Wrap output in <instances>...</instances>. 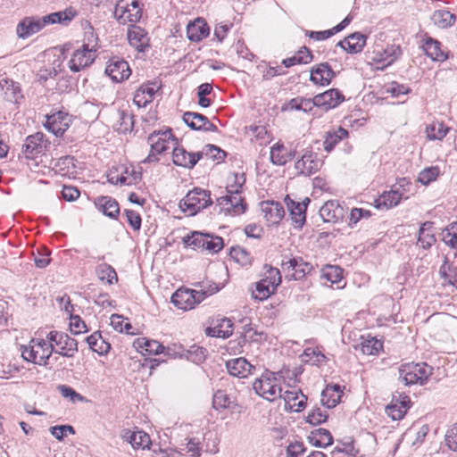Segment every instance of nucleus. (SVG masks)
Masks as SVG:
<instances>
[{
  "instance_id": "nucleus-39",
  "label": "nucleus",
  "mask_w": 457,
  "mask_h": 457,
  "mask_svg": "<svg viewBox=\"0 0 457 457\" xmlns=\"http://www.w3.org/2000/svg\"><path fill=\"white\" fill-rule=\"evenodd\" d=\"M309 442L318 447H327L333 443L331 433L325 428H318L309 436Z\"/></svg>"
},
{
  "instance_id": "nucleus-29",
  "label": "nucleus",
  "mask_w": 457,
  "mask_h": 457,
  "mask_svg": "<svg viewBox=\"0 0 457 457\" xmlns=\"http://www.w3.org/2000/svg\"><path fill=\"white\" fill-rule=\"evenodd\" d=\"M44 134L35 133L27 137L25 144L22 145V153L26 158L33 159L43 151Z\"/></svg>"
},
{
  "instance_id": "nucleus-5",
  "label": "nucleus",
  "mask_w": 457,
  "mask_h": 457,
  "mask_svg": "<svg viewBox=\"0 0 457 457\" xmlns=\"http://www.w3.org/2000/svg\"><path fill=\"white\" fill-rule=\"evenodd\" d=\"M212 204L210 191L195 187L180 201L179 207L182 212H187L189 216H194Z\"/></svg>"
},
{
  "instance_id": "nucleus-31",
  "label": "nucleus",
  "mask_w": 457,
  "mask_h": 457,
  "mask_svg": "<svg viewBox=\"0 0 457 457\" xmlns=\"http://www.w3.org/2000/svg\"><path fill=\"white\" fill-rule=\"evenodd\" d=\"M343 391L339 385H328L321 392V404L327 409L336 407L341 401Z\"/></svg>"
},
{
  "instance_id": "nucleus-36",
  "label": "nucleus",
  "mask_w": 457,
  "mask_h": 457,
  "mask_svg": "<svg viewBox=\"0 0 457 457\" xmlns=\"http://www.w3.org/2000/svg\"><path fill=\"white\" fill-rule=\"evenodd\" d=\"M118 120L113 125L115 130L120 133H127L131 131L134 127V116L129 110H119Z\"/></svg>"
},
{
  "instance_id": "nucleus-54",
  "label": "nucleus",
  "mask_w": 457,
  "mask_h": 457,
  "mask_svg": "<svg viewBox=\"0 0 457 457\" xmlns=\"http://www.w3.org/2000/svg\"><path fill=\"white\" fill-rule=\"evenodd\" d=\"M199 160L203 156L212 158L213 160H223L226 156V153L213 145H207L204 148L198 152Z\"/></svg>"
},
{
  "instance_id": "nucleus-30",
  "label": "nucleus",
  "mask_w": 457,
  "mask_h": 457,
  "mask_svg": "<svg viewBox=\"0 0 457 457\" xmlns=\"http://www.w3.org/2000/svg\"><path fill=\"white\" fill-rule=\"evenodd\" d=\"M262 211L266 220L271 224L278 223L285 215L282 204L273 201L262 202Z\"/></svg>"
},
{
  "instance_id": "nucleus-22",
  "label": "nucleus",
  "mask_w": 457,
  "mask_h": 457,
  "mask_svg": "<svg viewBox=\"0 0 457 457\" xmlns=\"http://www.w3.org/2000/svg\"><path fill=\"white\" fill-rule=\"evenodd\" d=\"M121 437L124 441L130 444L134 449H149L152 443L149 435L143 430L132 431L125 429L122 432Z\"/></svg>"
},
{
  "instance_id": "nucleus-25",
  "label": "nucleus",
  "mask_w": 457,
  "mask_h": 457,
  "mask_svg": "<svg viewBox=\"0 0 457 457\" xmlns=\"http://www.w3.org/2000/svg\"><path fill=\"white\" fill-rule=\"evenodd\" d=\"M78 14L79 12L74 7L69 6L64 10L46 14L45 15V18L47 26L54 24L68 26L78 16Z\"/></svg>"
},
{
  "instance_id": "nucleus-8",
  "label": "nucleus",
  "mask_w": 457,
  "mask_h": 457,
  "mask_svg": "<svg viewBox=\"0 0 457 457\" xmlns=\"http://www.w3.org/2000/svg\"><path fill=\"white\" fill-rule=\"evenodd\" d=\"M46 339L54 345L55 353L73 357L78 352V342L66 333L53 330L47 334Z\"/></svg>"
},
{
  "instance_id": "nucleus-58",
  "label": "nucleus",
  "mask_w": 457,
  "mask_h": 457,
  "mask_svg": "<svg viewBox=\"0 0 457 457\" xmlns=\"http://www.w3.org/2000/svg\"><path fill=\"white\" fill-rule=\"evenodd\" d=\"M58 390L64 398H69L72 403L83 402L85 400L84 396L69 386L61 385L58 386Z\"/></svg>"
},
{
  "instance_id": "nucleus-45",
  "label": "nucleus",
  "mask_w": 457,
  "mask_h": 457,
  "mask_svg": "<svg viewBox=\"0 0 457 457\" xmlns=\"http://www.w3.org/2000/svg\"><path fill=\"white\" fill-rule=\"evenodd\" d=\"M401 54V49L399 46H392L385 49L382 53L377 52L376 56L373 58L375 62H385L384 66L390 65L395 60H396Z\"/></svg>"
},
{
  "instance_id": "nucleus-16",
  "label": "nucleus",
  "mask_w": 457,
  "mask_h": 457,
  "mask_svg": "<svg viewBox=\"0 0 457 457\" xmlns=\"http://www.w3.org/2000/svg\"><path fill=\"white\" fill-rule=\"evenodd\" d=\"M70 118L67 113L58 112L46 116L45 128L55 136H62L69 128Z\"/></svg>"
},
{
  "instance_id": "nucleus-56",
  "label": "nucleus",
  "mask_w": 457,
  "mask_h": 457,
  "mask_svg": "<svg viewBox=\"0 0 457 457\" xmlns=\"http://www.w3.org/2000/svg\"><path fill=\"white\" fill-rule=\"evenodd\" d=\"M212 403H213L214 408H216V409L229 408L230 404H231L229 396L224 391H221V390H218L214 394Z\"/></svg>"
},
{
  "instance_id": "nucleus-26",
  "label": "nucleus",
  "mask_w": 457,
  "mask_h": 457,
  "mask_svg": "<svg viewBox=\"0 0 457 457\" xmlns=\"http://www.w3.org/2000/svg\"><path fill=\"white\" fill-rule=\"evenodd\" d=\"M128 39L129 44L138 52H144L149 47L148 35L141 27L131 25L128 29Z\"/></svg>"
},
{
  "instance_id": "nucleus-61",
  "label": "nucleus",
  "mask_w": 457,
  "mask_h": 457,
  "mask_svg": "<svg viewBox=\"0 0 457 457\" xmlns=\"http://www.w3.org/2000/svg\"><path fill=\"white\" fill-rule=\"evenodd\" d=\"M70 327L71 332L74 334H80L87 331L86 323L78 315H71Z\"/></svg>"
},
{
  "instance_id": "nucleus-24",
  "label": "nucleus",
  "mask_w": 457,
  "mask_h": 457,
  "mask_svg": "<svg viewBox=\"0 0 457 457\" xmlns=\"http://www.w3.org/2000/svg\"><path fill=\"white\" fill-rule=\"evenodd\" d=\"M210 34V28L204 19L196 18L187 26V38L193 42H200Z\"/></svg>"
},
{
  "instance_id": "nucleus-42",
  "label": "nucleus",
  "mask_w": 457,
  "mask_h": 457,
  "mask_svg": "<svg viewBox=\"0 0 457 457\" xmlns=\"http://www.w3.org/2000/svg\"><path fill=\"white\" fill-rule=\"evenodd\" d=\"M449 129L442 121L436 120L427 125L425 132L429 140H442Z\"/></svg>"
},
{
  "instance_id": "nucleus-46",
  "label": "nucleus",
  "mask_w": 457,
  "mask_h": 457,
  "mask_svg": "<svg viewBox=\"0 0 457 457\" xmlns=\"http://www.w3.org/2000/svg\"><path fill=\"white\" fill-rule=\"evenodd\" d=\"M183 242L187 246H189L194 250H204L205 248V244H207V234L195 231L191 236L184 237Z\"/></svg>"
},
{
  "instance_id": "nucleus-52",
  "label": "nucleus",
  "mask_w": 457,
  "mask_h": 457,
  "mask_svg": "<svg viewBox=\"0 0 457 457\" xmlns=\"http://www.w3.org/2000/svg\"><path fill=\"white\" fill-rule=\"evenodd\" d=\"M381 348L382 343L375 337L365 339L361 343V351L366 355L376 354Z\"/></svg>"
},
{
  "instance_id": "nucleus-55",
  "label": "nucleus",
  "mask_w": 457,
  "mask_h": 457,
  "mask_svg": "<svg viewBox=\"0 0 457 457\" xmlns=\"http://www.w3.org/2000/svg\"><path fill=\"white\" fill-rule=\"evenodd\" d=\"M323 277L332 284L338 283L343 278V270L337 266H328L324 270Z\"/></svg>"
},
{
  "instance_id": "nucleus-3",
  "label": "nucleus",
  "mask_w": 457,
  "mask_h": 457,
  "mask_svg": "<svg viewBox=\"0 0 457 457\" xmlns=\"http://www.w3.org/2000/svg\"><path fill=\"white\" fill-rule=\"evenodd\" d=\"M21 356L27 361L39 366H46L54 348V345L45 339H31L28 346L21 345Z\"/></svg>"
},
{
  "instance_id": "nucleus-40",
  "label": "nucleus",
  "mask_w": 457,
  "mask_h": 457,
  "mask_svg": "<svg viewBox=\"0 0 457 457\" xmlns=\"http://www.w3.org/2000/svg\"><path fill=\"white\" fill-rule=\"evenodd\" d=\"M433 222L426 221L422 223L419 229L418 242L424 249L430 248L436 242L435 235L431 232Z\"/></svg>"
},
{
  "instance_id": "nucleus-7",
  "label": "nucleus",
  "mask_w": 457,
  "mask_h": 457,
  "mask_svg": "<svg viewBox=\"0 0 457 457\" xmlns=\"http://www.w3.org/2000/svg\"><path fill=\"white\" fill-rule=\"evenodd\" d=\"M175 138L173 137L171 129L165 131H154L148 137V143L151 146V151L148 156L143 161L144 163L153 162L158 161L156 154H160L174 145Z\"/></svg>"
},
{
  "instance_id": "nucleus-34",
  "label": "nucleus",
  "mask_w": 457,
  "mask_h": 457,
  "mask_svg": "<svg viewBox=\"0 0 457 457\" xmlns=\"http://www.w3.org/2000/svg\"><path fill=\"white\" fill-rule=\"evenodd\" d=\"M294 158V153L279 143L270 148V161L273 164L282 166Z\"/></svg>"
},
{
  "instance_id": "nucleus-57",
  "label": "nucleus",
  "mask_w": 457,
  "mask_h": 457,
  "mask_svg": "<svg viewBox=\"0 0 457 457\" xmlns=\"http://www.w3.org/2000/svg\"><path fill=\"white\" fill-rule=\"evenodd\" d=\"M230 256L237 262L246 265L250 262V256L246 250L240 246L232 247L230 250Z\"/></svg>"
},
{
  "instance_id": "nucleus-2",
  "label": "nucleus",
  "mask_w": 457,
  "mask_h": 457,
  "mask_svg": "<svg viewBox=\"0 0 457 457\" xmlns=\"http://www.w3.org/2000/svg\"><path fill=\"white\" fill-rule=\"evenodd\" d=\"M282 377L278 373L266 370L259 378H257L253 388L254 392L263 399L273 402L279 397L282 388L280 386Z\"/></svg>"
},
{
  "instance_id": "nucleus-38",
  "label": "nucleus",
  "mask_w": 457,
  "mask_h": 457,
  "mask_svg": "<svg viewBox=\"0 0 457 457\" xmlns=\"http://www.w3.org/2000/svg\"><path fill=\"white\" fill-rule=\"evenodd\" d=\"M90 349L98 354H106L111 349V345L107 343L103 337L100 332H95L88 336L87 338Z\"/></svg>"
},
{
  "instance_id": "nucleus-49",
  "label": "nucleus",
  "mask_w": 457,
  "mask_h": 457,
  "mask_svg": "<svg viewBox=\"0 0 457 457\" xmlns=\"http://www.w3.org/2000/svg\"><path fill=\"white\" fill-rule=\"evenodd\" d=\"M96 274L100 280L106 281L109 285L118 280L115 270L106 263L100 264L96 267Z\"/></svg>"
},
{
  "instance_id": "nucleus-14",
  "label": "nucleus",
  "mask_w": 457,
  "mask_h": 457,
  "mask_svg": "<svg viewBox=\"0 0 457 457\" xmlns=\"http://www.w3.org/2000/svg\"><path fill=\"white\" fill-rule=\"evenodd\" d=\"M105 73L115 82H122L129 79L131 70L129 63L119 57L112 58L106 68Z\"/></svg>"
},
{
  "instance_id": "nucleus-53",
  "label": "nucleus",
  "mask_w": 457,
  "mask_h": 457,
  "mask_svg": "<svg viewBox=\"0 0 457 457\" xmlns=\"http://www.w3.org/2000/svg\"><path fill=\"white\" fill-rule=\"evenodd\" d=\"M440 171L437 166H431L422 170L418 176V181L423 185H428L430 182L435 181L439 176Z\"/></svg>"
},
{
  "instance_id": "nucleus-32",
  "label": "nucleus",
  "mask_w": 457,
  "mask_h": 457,
  "mask_svg": "<svg viewBox=\"0 0 457 457\" xmlns=\"http://www.w3.org/2000/svg\"><path fill=\"white\" fill-rule=\"evenodd\" d=\"M425 54L433 61L444 62L447 55L441 49V43L432 37H427L422 46Z\"/></svg>"
},
{
  "instance_id": "nucleus-19",
  "label": "nucleus",
  "mask_w": 457,
  "mask_h": 457,
  "mask_svg": "<svg viewBox=\"0 0 457 457\" xmlns=\"http://www.w3.org/2000/svg\"><path fill=\"white\" fill-rule=\"evenodd\" d=\"M278 398H282L285 402V408L291 411H301L306 406L307 396L300 390L281 392Z\"/></svg>"
},
{
  "instance_id": "nucleus-27",
  "label": "nucleus",
  "mask_w": 457,
  "mask_h": 457,
  "mask_svg": "<svg viewBox=\"0 0 457 457\" xmlns=\"http://www.w3.org/2000/svg\"><path fill=\"white\" fill-rule=\"evenodd\" d=\"M172 159L175 165L192 169L199 161L198 152L189 153L183 147H174Z\"/></svg>"
},
{
  "instance_id": "nucleus-62",
  "label": "nucleus",
  "mask_w": 457,
  "mask_h": 457,
  "mask_svg": "<svg viewBox=\"0 0 457 457\" xmlns=\"http://www.w3.org/2000/svg\"><path fill=\"white\" fill-rule=\"evenodd\" d=\"M216 327L221 330V338H228L233 333V322L229 319H221Z\"/></svg>"
},
{
  "instance_id": "nucleus-4",
  "label": "nucleus",
  "mask_w": 457,
  "mask_h": 457,
  "mask_svg": "<svg viewBox=\"0 0 457 457\" xmlns=\"http://www.w3.org/2000/svg\"><path fill=\"white\" fill-rule=\"evenodd\" d=\"M399 379L405 386L424 385L433 373V368L425 362L403 363L399 367Z\"/></svg>"
},
{
  "instance_id": "nucleus-21",
  "label": "nucleus",
  "mask_w": 457,
  "mask_h": 457,
  "mask_svg": "<svg viewBox=\"0 0 457 457\" xmlns=\"http://www.w3.org/2000/svg\"><path fill=\"white\" fill-rule=\"evenodd\" d=\"M159 88L160 87L156 83L143 84L134 94V104L139 108L145 107L154 100V95L157 93Z\"/></svg>"
},
{
  "instance_id": "nucleus-18",
  "label": "nucleus",
  "mask_w": 457,
  "mask_h": 457,
  "mask_svg": "<svg viewBox=\"0 0 457 457\" xmlns=\"http://www.w3.org/2000/svg\"><path fill=\"white\" fill-rule=\"evenodd\" d=\"M345 214L344 207L337 200L327 201L320 209V215L325 222H337Z\"/></svg>"
},
{
  "instance_id": "nucleus-20",
  "label": "nucleus",
  "mask_w": 457,
  "mask_h": 457,
  "mask_svg": "<svg viewBox=\"0 0 457 457\" xmlns=\"http://www.w3.org/2000/svg\"><path fill=\"white\" fill-rule=\"evenodd\" d=\"M226 367L231 376L237 378H246L253 374L255 367L252 365L244 357L229 360L226 362Z\"/></svg>"
},
{
  "instance_id": "nucleus-23",
  "label": "nucleus",
  "mask_w": 457,
  "mask_h": 457,
  "mask_svg": "<svg viewBox=\"0 0 457 457\" xmlns=\"http://www.w3.org/2000/svg\"><path fill=\"white\" fill-rule=\"evenodd\" d=\"M336 77V72L328 62H322L312 69L310 79L316 85L326 86Z\"/></svg>"
},
{
  "instance_id": "nucleus-48",
  "label": "nucleus",
  "mask_w": 457,
  "mask_h": 457,
  "mask_svg": "<svg viewBox=\"0 0 457 457\" xmlns=\"http://www.w3.org/2000/svg\"><path fill=\"white\" fill-rule=\"evenodd\" d=\"M301 357L303 361L309 362L312 365L322 363L327 359L318 347H307Z\"/></svg>"
},
{
  "instance_id": "nucleus-60",
  "label": "nucleus",
  "mask_w": 457,
  "mask_h": 457,
  "mask_svg": "<svg viewBox=\"0 0 457 457\" xmlns=\"http://www.w3.org/2000/svg\"><path fill=\"white\" fill-rule=\"evenodd\" d=\"M267 280V282L274 288L275 290L281 283V274L280 270L276 268H271L268 272L266 277L263 278Z\"/></svg>"
},
{
  "instance_id": "nucleus-35",
  "label": "nucleus",
  "mask_w": 457,
  "mask_h": 457,
  "mask_svg": "<svg viewBox=\"0 0 457 457\" xmlns=\"http://www.w3.org/2000/svg\"><path fill=\"white\" fill-rule=\"evenodd\" d=\"M134 346L137 350L145 351V354H159L163 352L164 346L156 340L139 337L134 341Z\"/></svg>"
},
{
  "instance_id": "nucleus-28",
  "label": "nucleus",
  "mask_w": 457,
  "mask_h": 457,
  "mask_svg": "<svg viewBox=\"0 0 457 457\" xmlns=\"http://www.w3.org/2000/svg\"><path fill=\"white\" fill-rule=\"evenodd\" d=\"M365 44L366 37L360 32H355L339 41L337 46L349 54H356L362 51Z\"/></svg>"
},
{
  "instance_id": "nucleus-50",
  "label": "nucleus",
  "mask_w": 457,
  "mask_h": 457,
  "mask_svg": "<svg viewBox=\"0 0 457 457\" xmlns=\"http://www.w3.org/2000/svg\"><path fill=\"white\" fill-rule=\"evenodd\" d=\"M276 290L272 288V287L264 280L261 279L255 285V289L253 291L252 295L254 299L263 301L267 299L271 294H273Z\"/></svg>"
},
{
  "instance_id": "nucleus-10",
  "label": "nucleus",
  "mask_w": 457,
  "mask_h": 457,
  "mask_svg": "<svg viewBox=\"0 0 457 457\" xmlns=\"http://www.w3.org/2000/svg\"><path fill=\"white\" fill-rule=\"evenodd\" d=\"M96 57V45L83 44L79 48L76 49L71 60L69 61V68L73 72H79L90 66Z\"/></svg>"
},
{
  "instance_id": "nucleus-41",
  "label": "nucleus",
  "mask_w": 457,
  "mask_h": 457,
  "mask_svg": "<svg viewBox=\"0 0 457 457\" xmlns=\"http://www.w3.org/2000/svg\"><path fill=\"white\" fill-rule=\"evenodd\" d=\"M348 131L343 128H338L337 130L328 131L326 133L323 142L324 149L330 152L334 147L344 138L347 137Z\"/></svg>"
},
{
  "instance_id": "nucleus-64",
  "label": "nucleus",
  "mask_w": 457,
  "mask_h": 457,
  "mask_svg": "<svg viewBox=\"0 0 457 457\" xmlns=\"http://www.w3.org/2000/svg\"><path fill=\"white\" fill-rule=\"evenodd\" d=\"M305 452V447L301 442H294L287 447V457H299Z\"/></svg>"
},
{
  "instance_id": "nucleus-1",
  "label": "nucleus",
  "mask_w": 457,
  "mask_h": 457,
  "mask_svg": "<svg viewBox=\"0 0 457 457\" xmlns=\"http://www.w3.org/2000/svg\"><path fill=\"white\" fill-rule=\"evenodd\" d=\"M245 173H231L227 178V195L217 199L220 212L225 214L239 215L245 212L246 204L242 197V187L245 184Z\"/></svg>"
},
{
  "instance_id": "nucleus-9",
  "label": "nucleus",
  "mask_w": 457,
  "mask_h": 457,
  "mask_svg": "<svg viewBox=\"0 0 457 457\" xmlns=\"http://www.w3.org/2000/svg\"><path fill=\"white\" fill-rule=\"evenodd\" d=\"M207 295V292L195 289L179 288L171 295V303L181 310H191L200 303Z\"/></svg>"
},
{
  "instance_id": "nucleus-13",
  "label": "nucleus",
  "mask_w": 457,
  "mask_h": 457,
  "mask_svg": "<svg viewBox=\"0 0 457 457\" xmlns=\"http://www.w3.org/2000/svg\"><path fill=\"white\" fill-rule=\"evenodd\" d=\"M45 15L42 17H25L17 25L16 33L21 38H27L46 27Z\"/></svg>"
},
{
  "instance_id": "nucleus-51",
  "label": "nucleus",
  "mask_w": 457,
  "mask_h": 457,
  "mask_svg": "<svg viewBox=\"0 0 457 457\" xmlns=\"http://www.w3.org/2000/svg\"><path fill=\"white\" fill-rule=\"evenodd\" d=\"M328 414L326 410L320 407H313L308 413L306 421L312 425H320L328 420Z\"/></svg>"
},
{
  "instance_id": "nucleus-37",
  "label": "nucleus",
  "mask_w": 457,
  "mask_h": 457,
  "mask_svg": "<svg viewBox=\"0 0 457 457\" xmlns=\"http://www.w3.org/2000/svg\"><path fill=\"white\" fill-rule=\"evenodd\" d=\"M295 167L299 174L309 176L318 170L319 162L314 161L312 154H304L295 162Z\"/></svg>"
},
{
  "instance_id": "nucleus-6",
  "label": "nucleus",
  "mask_w": 457,
  "mask_h": 457,
  "mask_svg": "<svg viewBox=\"0 0 457 457\" xmlns=\"http://www.w3.org/2000/svg\"><path fill=\"white\" fill-rule=\"evenodd\" d=\"M120 24L135 25L142 17V8L137 0H118L113 12Z\"/></svg>"
},
{
  "instance_id": "nucleus-11",
  "label": "nucleus",
  "mask_w": 457,
  "mask_h": 457,
  "mask_svg": "<svg viewBox=\"0 0 457 457\" xmlns=\"http://www.w3.org/2000/svg\"><path fill=\"white\" fill-rule=\"evenodd\" d=\"M281 270L287 278L299 280L312 271V265L304 262L301 257H284L281 262Z\"/></svg>"
},
{
  "instance_id": "nucleus-33",
  "label": "nucleus",
  "mask_w": 457,
  "mask_h": 457,
  "mask_svg": "<svg viewBox=\"0 0 457 457\" xmlns=\"http://www.w3.org/2000/svg\"><path fill=\"white\" fill-rule=\"evenodd\" d=\"M97 209L104 215L115 218L120 212V207L117 201L111 196H100L95 202Z\"/></svg>"
},
{
  "instance_id": "nucleus-15",
  "label": "nucleus",
  "mask_w": 457,
  "mask_h": 457,
  "mask_svg": "<svg viewBox=\"0 0 457 457\" xmlns=\"http://www.w3.org/2000/svg\"><path fill=\"white\" fill-rule=\"evenodd\" d=\"M344 100V95L338 89L332 88L315 96L312 98V104L315 106L328 110L337 107Z\"/></svg>"
},
{
  "instance_id": "nucleus-63",
  "label": "nucleus",
  "mask_w": 457,
  "mask_h": 457,
  "mask_svg": "<svg viewBox=\"0 0 457 457\" xmlns=\"http://www.w3.org/2000/svg\"><path fill=\"white\" fill-rule=\"evenodd\" d=\"M445 443L449 449L457 452V425L447 430Z\"/></svg>"
},
{
  "instance_id": "nucleus-17",
  "label": "nucleus",
  "mask_w": 457,
  "mask_h": 457,
  "mask_svg": "<svg viewBox=\"0 0 457 457\" xmlns=\"http://www.w3.org/2000/svg\"><path fill=\"white\" fill-rule=\"evenodd\" d=\"M411 400L407 395L393 396L391 403L386 408V414L394 420H402L410 408Z\"/></svg>"
},
{
  "instance_id": "nucleus-44",
  "label": "nucleus",
  "mask_w": 457,
  "mask_h": 457,
  "mask_svg": "<svg viewBox=\"0 0 457 457\" xmlns=\"http://www.w3.org/2000/svg\"><path fill=\"white\" fill-rule=\"evenodd\" d=\"M456 16L447 10L435 11L432 15L433 22L440 28L451 27L454 24Z\"/></svg>"
},
{
  "instance_id": "nucleus-47",
  "label": "nucleus",
  "mask_w": 457,
  "mask_h": 457,
  "mask_svg": "<svg viewBox=\"0 0 457 457\" xmlns=\"http://www.w3.org/2000/svg\"><path fill=\"white\" fill-rule=\"evenodd\" d=\"M402 199V195L398 190H391L384 193L378 200V207L384 206L386 209L396 206Z\"/></svg>"
},
{
  "instance_id": "nucleus-12",
  "label": "nucleus",
  "mask_w": 457,
  "mask_h": 457,
  "mask_svg": "<svg viewBox=\"0 0 457 457\" xmlns=\"http://www.w3.org/2000/svg\"><path fill=\"white\" fill-rule=\"evenodd\" d=\"M310 202L311 201L309 197H304L303 199H296L292 198V196L289 195L285 197V204L290 213L291 219L299 228H301L305 222L306 209Z\"/></svg>"
},
{
  "instance_id": "nucleus-43",
  "label": "nucleus",
  "mask_w": 457,
  "mask_h": 457,
  "mask_svg": "<svg viewBox=\"0 0 457 457\" xmlns=\"http://www.w3.org/2000/svg\"><path fill=\"white\" fill-rule=\"evenodd\" d=\"M183 120L192 129L202 130L206 125L207 117L198 112H186L183 114Z\"/></svg>"
},
{
  "instance_id": "nucleus-59",
  "label": "nucleus",
  "mask_w": 457,
  "mask_h": 457,
  "mask_svg": "<svg viewBox=\"0 0 457 457\" xmlns=\"http://www.w3.org/2000/svg\"><path fill=\"white\" fill-rule=\"evenodd\" d=\"M223 248V239L220 237H212L207 234V244H205V250L211 253H218Z\"/></svg>"
}]
</instances>
